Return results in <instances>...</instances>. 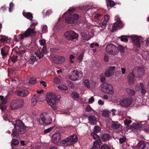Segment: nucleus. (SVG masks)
I'll list each match as a JSON object with an SVG mask.
<instances>
[{
    "instance_id": "20",
    "label": "nucleus",
    "mask_w": 149,
    "mask_h": 149,
    "mask_svg": "<svg viewBox=\"0 0 149 149\" xmlns=\"http://www.w3.org/2000/svg\"><path fill=\"white\" fill-rule=\"evenodd\" d=\"M40 101V97L39 95H34L32 99L31 102L32 105L34 106L37 103Z\"/></svg>"
},
{
    "instance_id": "55",
    "label": "nucleus",
    "mask_w": 149,
    "mask_h": 149,
    "mask_svg": "<svg viewBox=\"0 0 149 149\" xmlns=\"http://www.w3.org/2000/svg\"><path fill=\"white\" fill-rule=\"evenodd\" d=\"M81 36L83 38L86 40L87 41L88 40H87L86 39V38L87 36V35L86 33L84 32H82L81 33Z\"/></svg>"
},
{
    "instance_id": "63",
    "label": "nucleus",
    "mask_w": 149,
    "mask_h": 149,
    "mask_svg": "<svg viewBox=\"0 0 149 149\" xmlns=\"http://www.w3.org/2000/svg\"><path fill=\"white\" fill-rule=\"evenodd\" d=\"M94 101V99L93 97H91L89 99V103L90 104L92 103Z\"/></svg>"
},
{
    "instance_id": "15",
    "label": "nucleus",
    "mask_w": 149,
    "mask_h": 149,
    "mask_svg": "<svg viewBox=\"0 0 149 149\" xmlns=\"http://www.w3.org/2000/svg\"><path fill=\"white\" fill-rule=\"evenodd\" d=\"M115 68V66L109 67L105 72V76L108 77L112 76L114 72Z\"/></svg>"
},
{
    "instance_id": "51",
    "label": "nucleus",
    "mask_w": 149,
    "mask_h": 149,
    "mask_svg": "<svg viewBox=\"0 0 149 149\" xmlns=\"http://www.w3.org/2000/svg\"><path fill=\"white\" fill-rule=\"evenodd\" d=\"M54 81L56 84H59L61 83L60 79L58 77H55L54 79Z\"/></svg>"
},
{
    "instance_id": "54",
    "label": "nucleus",
    "mask_w": 149,
    "mask_h": 149,
    "mask_svg": "<svg viewBox=\"0 0 149 149\" xmlns=\"http://www.w3.org/2000/svg\"><path fill=\"white\" fill-rule=\"evenodd\" d=\"M41 51L45 54H47V52L46 45L43 46L42 49Z\"/></svg>"
},
{
    "instance_id": "27",
    "label": "nucleus",
    "mask_w": 149,
    "mask_h": 149,
    "mask_svg": "<svg viewBox=\"0 0 149 149\" xmlns=\"http://www.w3.org/2000/svg\"><path fill=\"white\" fill-rule=\"evenodd\" d=\"M126 91L127 93L131 96H133L135 95V91L133 89L126 88Z\"/></svg>"
},
{
    "instance_id": "25",
    "label": "nucleus",
    "mask_w": 149,
    "mask_h": 149,
    "mask_svg": "<svg viewBox=\"0 0 149 149\" xmlns=\"http://www.w3.org/2000/svg\"><path fill=\"white\" fill-rule=\"evenodd\" d=\"M122 23L121 21H117L114 24L112 25V32H113L116 30L121 25Z\"/></svg>"
},
{
    "instance_id": "28",
    "label": "nucleus",
    "mask_w": 149,
    "mask_h": 149,
    "mask_svg": "<svg viewBox=\"0 0 149 149\" xmlns=\"http://www.w3.org/2000/svg\"><path fill=\"white\" fill-rule=\"evenodd\" d=\"M143 58L145 60L149 59V52L145 51L143 52L142 54Z\"/></svg>"
},
{
    "instance_id": "9",
    "label": "nucleus",
    "mask_w": 149,
    "mask_h": 149,
    "mask_svg": "<svg viewBox=\"0 0 149 149\" xmlns=\"http://www.w3.org/2000/svg\"><path fill=\"white\" fill-rule=\"evenodd\" d=\"M65 38L67 40H77L79 37V35L73 30H70L65 32L64 34Z\"/></svg>"
},
{
    "instance_id": "50",
    "label": "nucleus",
    "mask_w": 149,
    "mask_h": 149,
    "mask_svg": "<svg viewBox=\"0 0 149 149\" xmlns=\"http://www.w3.org/2000/svg\"><path fill=\"white\" fill-rule=\"evenodd\" d=\"M126 140V138L125 137L120 138L119 139V143L120 144H122L124 143Z\"/></svg>"
},
{
    "instance_id": "23",
    "label": "nucleus",
    "mask_w": 149,
    "mask_h": 149,
    "mask_svg": "<svg viewBox=\"0 0 149 149\" xmlns=\"http://www.w3.org/2000/svg\"><path fill=\"white\" fill-rule=\"evenodd\" d=\"M134 74V73L132 72V73H130L128 76V81L129 84L130 85H132L135 80Z\"/></svg>"
},
{
    "instance_id": "43",
    "label": "nucleus",
    "mask_w": 149,
    "mask_h": 149,
    "mask_svg": "<svg viewBox=\"0 0 149 149\" xmlns=\"http://www.w3.org/2000/svg\"><path fill=\"white\" fill-rule=\"evenodd\" d=\"M110 112V111L104 110L102 112L103 116L105 117H108L109 116V113Z\"/></svg>"
},
{
    "instance_id": "58",
    "label": "nucleus",
    "mask_w": 149,
    "mask_h": 149,
    "mask_svg": "<svg viewBox=\"0 0 149 149\" xmlns=\"http://www.w3.org/2000/svg\"><path fill=\"white\" fill-rule=\"evenodd\" d=\"M1 53L2 56L3 58H4L5 57H6L7 55L8 54V53H7L6 52H4L3 51H2V50L1 49Z\"/></svg>"
},
{
    "instance_id": "24",
    "label": "nucleus",
    "mask_w": 149,
    "mask_h": 149,
    "mask_svg": "<svg viewBox=\"0 0 149 149\" xmlns=\"http://www.w3.org/2000/svg\"><path fill=\"white\" fill-rule=\"evenodd\" d=\"M23 15L26 18L32 21L33 18V14L30 12H26L23 11L22 12Z\"/></svg>"
},
{
    "instance_id": "12",
    "label": "nucleus",
    "mask_w": 149,
    "mask_h": 149,
    "mask_svg": "<svg viewBox=\"0 0 149 149\" xmlns=\"http://www.w3.org/2000/svg\"><path fill=\"white\" fill-rule=\"evenodd\" d=\"M110 135L106 132L102 133L99 136L100 138L97 139L98 141H99V140H100L102 142V141L103 142H105L106 141H109L111 137Z\"/></svg>"
},
{
    "instance_id": "4",
    "label": "nucleus",
    "mask_w": 149,
    "mask_h": 149,
    "mask_svg": "<svg viewBox=\"0 0 149 149\" xmlns=\"http://www.w3.org/2000/svg\"><path fill=\"white\" fill-rule=\"evenodd\" d=\"M77 135L74 134L73 135H71L67 138L62 140L61 142L63 144L72 146L74 143L77 142Z\"/></svg>"
},
{
    "instance_id": "26",
    "label": "nucleus",
    "mask_w": 149,
    "mask_h": 149,
    "mask_svg": "<svg viewBox=\"0 0 149 149\" xmlns=\"http://www.w3.org/2000/svg\"><path fill=\"white\" fill-rule=\"evenodd\" d=\"M95 141L94 142V143L93 147L90 149H98L100 147V145L101 144V142L100 140L98 141L97 139H95Z\"/></svg>"
},
{
    "instance_id": "5",
    "label": "nucleus",
    "mask_w": 149,
    "mask_h": 149,
    "mask_svg": "<svg viewBox=\"0 0 149 149\" xmlns=\"http://www.w3.org/2000/svg\"><path fill=\"white\" fill-rule=\"evenodd\" d=\"M106 51L108 54L113 56L117 55L119 52L118 47L112 44H110L107 45Z\"/></svg>"
},
{
    "instance_id": "29",
    "label": "nucleus",
    "mask_w": 149,
    "mask_h": 149,
    "mask_svg": "<svg viewBox=\"0 0 149 149\" xmlns=\"http://www.w3.org/2000/svg\"><path fill=\"white\" fill-rule=\"evenodd\" d=\"M107 6L113 7L115 5V3L112 0H106Z\"/></svg>"
},
{
    "instance_id": "40",
    "label": "nucleus",
    "mask_w": 149,
    "mask_h": 149,
    "mask_svg": "<svg viewBox=\"0 0 149 149\" xmlns=\"http://www.w3.org/2000/svg\"><path fill=\"white\" fill-rule=\"evenodd\" d=\"M71 17L72 18L73 22L77 20L79 18V15L76 13L73 14V15L71 16Z\"/></svg>"
},
{
    "instance_id": "31",
    "label": "nucleus",
    "mask_w": 149,
    "mask_h": 149,
    "mask_svg": "<svg viewBox=\"0 0 149 149\" xmlns=\"http://www.w3.org/2000/svg\"><path fill=\"white\" fill-rule=\"evenodd\" d=\"M35 54L38 57V58L39 59H40L45 54L40 50L38 51L37 52L35 53Z\"/></svg>"
},
{
    "instance_id": "35",
    "label": "nucleus",
    "mask_w": 149,
    "mask_h": 149,
    "mask_svg": "<svg viewBox=\"0 0 149 149\" xmlns=\"http://www.w3.org/2000/svg\"><path fill=\"white\" fill-rule=\"evenodd\" d=\"M56 126L54 125V126L50 127L47 129L45 130L44 131V133L45 134H46L49 132L50 131H51L53 129H54Z\"/></svg>"
},
{
    "instance_id": "41",
    "label": "nucleus",
    "mask_w": 149,
    "mask_h": 149,
    "mask_svg": "<svg viewBox=\"0 0 149 149\" xmlns=\"http://www.w3.org/2000/svg\"><path fill=\"white\" fill-rule=\"evenodd\" d=\"M84 85L87 88H89L90 87V85L89 80L88 79H85L83 81Z\"/></svg>"
},
{
    "instance_id": "56",
    "label": "nucleus",
    "mask_w": 149,
    "mask_h": 149,
    "mask_svg": "<svg viewBox=\"0 0 149 149\" xmlns=\"http://www.w3.org/2000/svg\"><path fill=\"white\" fill-rule=\"evenodd\" d=\"M8 38L5 36H3L1 37L0 39V40L3 42H4L8 40Z\"/></svg>"
},
{
    "instance_id": "14",
    "label": "nucleus",
    "mask_w": 149,
    "mask_h": 149,
    "mask_svg": "<svg viewBox=\"0 0 149 149\" xmlns=\"http://www.w3.org/2000/svg\"><path fill=\"white\" fill-rule=\"evenodd\" d=\"M133 45L134 47L139 48L141 46V43L140 42L141 38L138 36H135L132 38Z\"/></svg>"
},
{
    "instance_id": "21",
    "label": "nucleus",
    "mask_w": 149,
    "mask_h": 149,
    "mask_svg": "<svg viewBox=\"0 0 149 149\" xmlns=\"http://www.w3.org/2000/svg\"><path fill=\"white\" fill-rule=\"evenodd\" d=\"M97 118L95 116L90 115L89 116L88 119L89 123L92 125H95L97 123Z\"/></svg>"
},
{
    "instance_id": "61",
    "label": "nucleus",
    "mask_w": 149,
    "mask_h": 149,
    "mask_svg": "<svg viewBox=\"0 0 149 149\" xmlns=\"http://www.w3.org/2000/svg\"><path fill=\"white\" fill-rule=\"evenodd\" d=\"M70 62L71 63H73L74 61L72 59L74 58V56L72 55L71 54L70 56Z\"/></svg>"
},
{
    "instance_id": "2",
    "label": "nucleus",
    "mask_w": 149,
    "mask_h": 149,
    "mask_svg": "<svg viewBox=\"0 0 149 149\" xmlns=\"http://www.w3.org/2000/svg\"><path fill=\"white\" fill-rule=\"evenodd\" d=\"M61 98L60 95H56L55 93L50 92L46 94V100L48 104L54 109H56L55 106L56 102Z\"/></svg>"
},
{
    "instance_id": "48",
    "label": "nucleus",
    "mask_w": 149,
    "mask_h": 149,
    "mask_svg": "<svg viewBox=\"0 0 149 149\" xmlns=\"http://www.w3.org/2000/svg\"><path fill=\"white\" fill-rule=\"evenodd\" d=\"M16 53L18 55H19L20 56H22L24 55L25 53V52L23 50H19L18 51H16Z\"/></svg>"
},
{
    "instance_id": "10",
    "label": "nucleus",
    "mask_w": 149,
    "mask_h": 149,
    "mask_svg": "<svg viewBox=\"0 0 149 149\" xmlns=\"http://www.w3.org/2000/svg\"><path fill=\"white\" fill-rule=\"evenodd\" d=\"M63 133L61 132L54 134L52 136V141L53 143L58 145L59 143L63 138Z\"/></svg>"
},
{
    "instance_id": "8",
    "label": "nucleus",
    "mask_w": 149,
    "mask_h": 149,
    "mask_svg": "<svg viewBox=\"0 0 149 149\" xmlns=\"http://www.w3.org/2000/svg\"><path fill=\"white\" fill-rule=\"evenodd\" d=\"M24 101L23 99H17L13 101L11 103L10 107L12 110L18 109L24 105Z\"/></svg>"
},
{
    "instance_id": "13",
    "label": "nucleus",
    "mask_w": 149,
    "mask_h": 149,
    "mask_svg": "<svg viewBox=\"0 0 149 149\" xmlns=\"http://www.w3.org/2000/svg\"><path fill=\"white\" fill-rule=\"evenodd\" d=\"M101 129L98 126H95L94 128V132L91 133V135L93 136L94 139H99V136L96 133H97L100 132Z\"/></svg>"
},
{
    "instance_id": "42",
    "label": "nucleus",
    "mask_w": 149,
    "mask_h": 149,
    "mask_svg": "<svg viewBox=\"0 0 149 149\" xmlns=\"http://www.w3.org/2000/svg\"><path fill=\"white\" fill-rule=\"evenodd\" d=\"M71 95L75 99H78L79 98V96L78 94L75 92H73L71 93Z\"/></svg>"
},
{
    "instance_id": "17",
    "label": "nucleus",
    "mask_w": 149,
    "mask_h": 149,
    "mask_svg": "<svg viewBox=\"0 0 149 149\" xmlns=\"http://www.w3.org/2000/svg\"><path fill=\"white\" fill-rule=\"evenodd\" d=\"M133 72L135 75L137 74L138 76H141L144 74V70L142 67H136L132 70Z\"/></svg>"
},
{
    "instance_id": "32",
    "label": "nucleus",
    "mask_w": 149,
    "mask_h": 149,
    "mask_svg": "<svg viewBox=\"0 0 149 149\" xmlns=\"http://www.w3.org/2000/svg\"><path fill=\"white\" fill-rule=\"evenodd\" d=\"M120 126L119 124L117 123L114 121H113L111 125V127L114 129H117L119 128Z\"/></svg>"
},
{
    "instance_id": "3",
    "label": "nucleus",
    "mask_w": 149,
    "mask_h": 149,
    "mask_svg": "<svg viewBox=\"0 0 149 149\" xmlns=\"http://www.w3.org/2000/svg\"><path fill=\"white\" fill-rule=\"evenodd\" d=\"M37 24V23L36 22H33L32 23L31 26H35ZM35 27H34V28L32 29L30 28H29L24 33L19 35L17 41H20L21 40H23L24 38L29 36H33L35 33Z\"/></svg>"
},
{
    "instance_id": "18",
    "label": "nucleus",
    "mask_w": 149,
    "mask_h": 149,
    "mask_svg": "<svg viewBox=\"0 0 149 149\" xmlns=\"http://www.w3.org/2000/svg\"><path fill=\"white\" fill-rule=\"evenodd\" d=\"M146 123L145 121H142L138 123L137 124H135L133 126H131L130 127V129H139L142 127H144Z\"/></svg>"
},
{
    "instance_id": "22",
    "label": "nucleus",
    "mask_w": 149,
    "mask_h": 149,
    "mask_svg": "<svg viewBox=\"0 0 149 149\" xmlns=\"http://www.w3.org/2000/svg\"><path fill=\"white\" fill-rule=\"evenodd\" d=\"M41 120L43 123H45V125H47L51 123L52 120L51 118H49V122H48L47 120L45 119L44 116L41 115L39 119V121H40Z\"/></svg>"
},
{
    "instance_id": "44",
    "label": "nucleus",
    "mask_w": 149,
    "mask_h": 149,
    "mask_svg": "<svg viewBox=\"0 0 149 149\" xmlns=\"http://www.w3.org/2000/svg\"><path fill=\"white\" fill-rule=\"evenodd\" d=\"M102 16V14L97 13L95 15L94 18L97 20H99Z\"/></svg>"
},
{
    "instance_id": "46",
    "label": "nucleus",
    "mask_w": 149,
    "mask_h": 149,
    "mask_svg": "<svg viewBox=\"0 0 149 149\" xmlns=\"http://www.w3.org/2000/svg\"><path fill=\"white\" fill-rule=\"evenodd\" d=\"M118 50L121 53H123L125 52V48L124 47L121 45H119L118 47Z\"/></svg>"
},
{
    "instance_id": "64",
    "label": "nucleus",
    "mask_w": 149,
    "mask_h": 149,
    "mask_svg": "<svg viewBox=\"0 0 149 149\" xmlns=\"http://www.w3.org/2000/svg\"><path fill=\"white\" fill-rule=\"evenodd\" d=\"M52 13V12L51 10H48L46 12L45 15L46 16H48L49 15H50Z\"/></svg>"
},
{
    "instance_id": "30",
    "label": "nucleus",
    "mask_w": 149,
    "mask_h": 149,
    "mask_svg": "<svg viewBox=\"0 0 149 149\" xmlns=\"http://www.w3.org/2000/svg\"><path fill=\"white\" fill-rule=\"evenodd\" d=\"M139 149H143L146 147V144L143 141H140L137 144Z\"/></svg>"
},
{
    "instance_id": "60",
    "label": "nucleus",
    "mask_w": 149,
    "mask_h": 149,
    "mask_svg": "<svg viewBox=\"0 0 149 149\" xmlns=\"http://www.w3.org/2000/svg\"><path fill=\"white\" fill-rule=\"evenodd\" d=\"M39 42L40 45L41 46H43L46 45V43L45 40H39Z\"/></svg>"
},
{
    "instance_id": "47",
    "label": "nucleus",
    "mask_w": 149,
    "mask_h": 149,
    "mask_svg": "<svg viewBox=\"0 0 149 149\" xmlns=\"http://www.w3.org/2000/svg\"><path fill=\"white\" fill-rule=\"evenodd\" d=\"M18 56L17 55H13L11 58V60L13 63H15L17 61V58Z\"/></svg>"
},
{
    "instance_id": "38",
    "label": "nucleus",
    "mask_w": 149,
    "mask_h": 149,
    "mask_svg": "<svg viewBox=\"0 0 149 149\" xmlns=\"http://www.w3.org/2000/svg\"><path fill=\"white\" fill-rule=\"evenodd\" d=\"M139 85L141 89V93L143 94H144L146 93V91L143 84L142 83H141L139 84Z\"/></svg>"
},
{
    "instance_id": "53",
    "label": "nucleus",
    "mask_w": 149,
    "mask_h": 149,
    "mask_svg": "<svg viewBox=\"0 0 149 149\" xmlns=\"http://www.w3.org/2000/svg\"><path fill=\"white\" fill-rule=\"evenodd\" d=\"M100 149H110V147L107 145L102 146Z\"/></svg>"
},
{
    "instance_id": "36",
    "label": "nucleus",
    "mask_w": 149,
    "mask_h": 149,
    "mask_svg": "<svg viewBox=\"0 0 149 149\" xmlns=\"http://www.w3.org/2000/svg\"><path fill=\"white\" fill-rule=\"evenodd\" d=\"M29 84H34L36 82V79L34 77H31L29 80Z\"/></svg>"
},
{
    "instance_id": "33",
    "label": "nucleus",
    "mask_w": 149,
    "mask_h": 149,
    "mask_svg": "<svg viewBox=\"0 0 149 149\" xmlns=\"http://www.w3.org/2000/svg\"><path fill=\"white\" fill-rule=\"evenodd\" d=\"M65 20L68 23L72 24L74 22L71 16L66 17Z\"/></svg>"
},
{
    "instance_id": "39",
    "label": "nucleus",
    "mask_w": 149,
    "mask_h": 149,
    "mask_svg": "<svg viewBox=\"0 0 149 149\" xmlns=\"http://www.w3.org/2000/svg\"><path fill=\"white\" fill-rule=\"evenodd\" d=\"M127 36H122L119 37V38H120L121 41L124 42H126L128 41V39L127 38Z\"/></svg>"
},
{
    "instance_id": "16",
    "label": "nucleus",
    "mask_w": 149,
    "mask_h": 149,
    "mask_svg": "<svg viewBox=\"0 0 149 149\" xmlns=\"http://www.w3.org/2000/svg\"><path fill=\"white\" fill-rule=\"evenodd\" d=\"M15 94L18 96L22 97L27 96L29 94V91L26 90H17L15 93Z\"/></svg>"
},
{
    "instance_id": "1",
    "label": "nucleus",
    "mask_w": 149,
    "mask_h": 149,
    "mask_svg": "<svg viewBox=\"0 0 149 149\" xmlns=\"http://www.w3.org/2000/svg\"><path fill=\"white\" fill-rule=\"evenodd\" d=\"M15 122L14 125V129L12 131L11 135L14 138H18L19 134H23L26 132V127L21 120H17Z\"/></svg>"
},
{
    "instance_id": "34",
    "label": "nucleus",
    "mask_w": 149,
    "mask_h": 149,
    "mask_svg": "<svg viewBox=\"0 0 149 149\" xmlns=\"http://www.w3.org/2000/svg\"><path fill=\"white\" fill-rule=\"evenodd\" d=\"M37 60V59L36 56H31L29 61V63L30 64H33L35 61Z\"/></svg>"
},
{
    "instance_id": "7",
    "label": "nucleus",
    "mask_w": 149,
    "mask_h": 149,
    "mask_svg": "<svg viewBox=\"0 0 149 149\" xmlns=\"http://www.w3.org/2000/svg\"><path fill=\"white\" fill-rule=\"evenodd\" d=\"M112 86L109 83H104L102 85L101 91L104 93L112 95L114 93Z\"/></svg>"
},
{
    "instance_id": "52",
    "label": "nucleus",
    "mask_w": 149,
    "mask_h": 149,
    "mask_svg": "<svg viewBox=\"0 0 149 149\" xmlns=\"http://www.w3.org/2000/svg\"><path fill=\"white\" fill-rule=\"evenodd\" d=\"M132 123V121L130 120L126 119L125 120L124 124L127 126H128L129 124Z\"/></svg>"
},
{
    "instance_id": "49",
    "label": "nucleus",
    "mask_w": 149,
    "mask_h": 149,
    "mask_svg": "<svg viewBox=\"0 0 149 149\" xmlns=\"http://www.w3.org/2000/svg\"><path fill=\"white\" fill-rule=\"evenodd\" d=\"M84 55L83 54H81L78 56L77 58V60L79 61V62H81L82 61L84 57Z\"/></svg>"
},
{
    "instance_id": "19",
    "label": "nucleus",
    "mask_w": 149,
    "mask_h": 149,
    "mask_svg": "<svg viewBox=\"0 0 149 149\" xmlns=\"http://www.w3.org/2000/svg\"><path fill=\"white\" fill-rule=\"evenodd\" d=\"M53 60L54 62L56 63L61 64L65 61V58L62 56L54 57Z\"/></svg>"
},
{
    "instance_id": "11",
    "label": "nucleus",
    "mask_w": 149,
    "mask_h": 149,
    "mask_svg": "<svg viewBox=\"0 0 149 149\" xmlns=\"http://www.w3.org/2000/svg\"><path fill=\"white\" fill-rule=\"evenodd\" d=\"M132 99L131 98L125 97L121 99L119 102L120 105L124 107H127L130 105L132 102Z\"/></svg>"
},
{
    "instance_id": "37",
    "label": "nucleus",
    "mask_w": 149,
    "mask_h": 149,
    "mask_svg": "<svg viewBox=\"0 0 149 149\" xmlns=\"http://www.w3.org/2000/svg\"><path fill=\"white\" fill-rule=\"evenodd\" d=\"M19 143V141L18 140L15 139H12L11 142V145H13L15 146H16Z\"/></svg>"
},
{
    "instance_id": "59",
    "label": "nucleus",
    "mask_w": 149,
    "mask_h": 149,
    "mask_svg": "<svg viewBox=\"0 0 149 149\" xmlns=\"http://www.w3.org/2000/svg\"><path fill=\"white\" fill-rule=\"evenodd\" d=\"M14 6V3L12 2H10V4L9 11L10 12H11V10H12Z\"/></svg>"
},
{
    "instance_id": "6",
    "label": "nucleus",
    "mask_w": 149,
    "mask_h": 149,
    "mask_svg": "<svg viewBox=\"0 0 149 149\" xmlns=\"http://www.w3.org/2000/svg\"><path fill=\"white\" fill-rule=\"evenodd\" d=\"M69 78L73 81L80 79L83 76L82 72L79 70H74L71 73Z\"/></svg>"
},
{
    "instance_id": "45",
    "label": "nucleus",
    "mask_w": 149,
    "mask_h": 149,
    "mask_svg": "<svg viewBox=\"0 0 149 149\" xmlns=\"http://www.w3.org/2000/svg\"><path fill=\"white\" fill-rule=\"evenodd\" d=\"M9 48L8 46H5L1 49L2 51H3L4 52H5L7 53H8L9 51Z\"/></svg>"
},
{
    "instance_id": "57",
    "label": "nucleus",
    "mask_w": 149,
    "mask_h": 149,
    "mask_svg": "<svg viewBox=\"0 0 149 149\" xmlns=\"http://www.w3.org/2000/svg\"><path fill=\"white\" fill-rule=\"evenodd\" d=\"M47 26H44L42 29V33H44L47 31Z\"/></svg>"
},
{
    "instance_id": "62",
    "label": "nucleus",
    "mask_w": 149,
    "mask_h": 149,
    "mask_svg": "<svg viewBox=\"0 0 149 149\" xmlns=\"http://www.w3.org/2000/svg\"><path fill=\"white\" fill-rule=\"evenodd\" d=\"M0 108L1 110H4L6 109V106L4 104H0Z\"/></svg>"
}]
</instances>
